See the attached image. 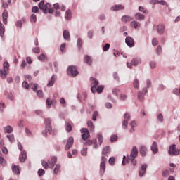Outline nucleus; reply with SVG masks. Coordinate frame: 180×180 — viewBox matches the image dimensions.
Segmentation results:
<instances>
[{
  "label": "nucleus",
  "mask_w": 180,
  "mask_h": 180,
  "mask_svg": "<svg viewBox=\"0 0 180 180\" xmlns=\"http://www.w3.org/2000/svg\"><path fill=\"white\" fill-rule=\"evenodd\" d=\"M176 146L175 144H173L170 146L169 149V155H179V150L175 148Z\"/></svg>",
  "instance_id": "obj_7"
},
{
  "label": "nucleus",
  "mask_w": 180,
  "mask_h": 180,
  "mask_svg": "<svg viewBox=\"0 0 180 180\" xmlns=\"http://www.w3.org/2000/svg\"><path fill=\"white\" fill-rule=\"evenodd\" d=\"M38 6L41 11H43L44 13H54V9L51 8V4L46 3L44 4V0H42L39 3Z\"/></svg>",
  "instance_id": "obj_1"
},
{
  "label": "nucleus",
  "mask_w": 180,
  "mask_h": 180,
  "mask_svg": "<svg viewBox=\"0 0 180 180\" xmlns=\"http://www.w3.org/2000/svg\"><path fill=\"white\" fill-rule=\"evenodd\" d=\"M96 144V139L94 140H87L85 143L86 146H92V144Z\"/></svg>",
  "instance_id": "obj_39"
},
{
  "label": "nucleus",
  "mask_w": 180,
  "mask_h": 180,
  "mask_svg": "<svg viewBox=\"0 0 180 180\" xmlns=\"http://www.w3.org/2000/svg\"><path fill=\"white\" fill-rule=\"evenodd\" d=\"M8 11L4 10L2 13L3 23H4V25H8Z\"/></svg>",
  "instance_id": "obj_16"
},
{
  "label": "nucleus",
  "mask_w": 180,
  "mask_h": 180,
  "mask_svg": "<svg viewBox=\"0 0 180 180\" xmlns=\"http://www.w3.org/2000/svg\"><path fill=\"white\" fill-rule=\"evenodd\" d=\"M110 153V148L109 146H106L103 149L102 154L103 155L108 156V155Z\"/></svg>",
  "instance_id": "obj_28"
},
{
  "label": "nucleus",
  "mask_w": 180,
  "mask_h": 180,
  "mask_svg": "<svg viewBox=\"0 0 180 180\" xmlns=\"http://www.w3.org/2000/svg\"><path fill=\"white\" fill-rule=\"evenodd\" d=\"M6 137L7 139H8L9 141H11V143L15 141V136L12 134L7 135Z\"/></svg>",
  "instance_id": "obj_48"
},
{
  "label": "nucleus",
  "mask_w": 180,
  "mask_h": 180,
  "mask_svg": "<svg viewBox=\"0 0 180 180\" xmlns=\"http://www.w3.org/2000/svg\"><path fill=\"white\" fill-rule=\"evenodd\" d=\"M60 51H62V53H64V51H65V43L61 44Z\"/></svg>",
  "instance_id": "obj_63"
},
{
  "label": "nucleus",
  "mask_w": 180,
  "mask_h": 180,
  "mask_svg": "<svg viewBox=\"0 0 180 180\" xmlns=\"http://www.w3.org/2000/svg\"><path fill=\"white\" fill-rule=\"evenodd\" d=\"M60 168H61V165H60V164H58L56 165V167L53 169V172L55 175H57V174H58Z\"/></svg>",
  "instance_id": "obj_37"
},
{
  "label": "nucleus",
  "mask_w": 180,
  "mask_h": 180,
  "mask_svg": "<svg viewBox=\"0 0 180 180\" xmlns=\"http://www.w3.org/2000/svg\"><path fill=\"white\" fill-rule=\"evenodd\" d=\"M44 174H46V171H44V169H39L38 170V175H39V176H43V175H44Z\"/></svg>",
  "instance_id": "obj_46"
},
{
  "label": "nucleus",
  "mask_w": 180,
  "mask_h": 180,
  "mask_svg": "<svg viewBox=\"0 0 180 180\" xmlns=\"http://www.w3.org/2000/svg\"><path fill=\"white\" fill-rule=\"evenodd\" d=\"M115 158L112 157L109 159L108 162L109 164H110V165H115Z\"/></svg>",
  "instance_id": "obj_51"
},
{
  "label": "nucleus",
  "mask_w": 180,
  "mask_h": 180,
  "mask_svg": "<svg viewBox=\"0 0 180 180\" xmlns=\"http://www.w3.org/2000/svg\"><path fill=\"white\" fill-rule=\"evenodd\" d=\"M158 119L159 122H162L164 120V116H162V114H159L158 115Z\"/></svg>",
  "instance_id": "obj_62"
},
{
  "label": "nucleus",
  "mask_w": 180,
  "mask_h": 180,
  "mask_svg": "<svg viewBox=\"0 0 180 180\" xmlns=\"http://www.w3.org/2000/svg\"><path fill=\"white\" fill-rule=\"evenodd\" d=\"M33 53H36L37 54H39L40 53V48L35 47L32 49Z\"/></svg>",
  "instance_id": "obj_59"
},
{
  "label": "nucleus",
  "mask_w": 180,
  "mask_h": 180,
  "mask_svg": "<svg viewBox=\"0 0 180 180\" xmlns=\"http://www.w3.org/2000/svg\"><path fill=\"white\" fill-rule=\"evenodd\" d=\"M31 88H32V89H33L34 92H37V84H31Z\"/></svg>",
  "instance_id": "obj_50"
},
{
  "label": "nucleus",
  "mask_w": 180,
  "mask_h": 180,
  "mask_svg": "<svg viewBox=\"0 0 180 180\" xmlns=\"http://www.w3.org/2000/svg\"><path fill=\"white\" fill-rule=\"evenodd\" d=\"M151 151H153V154H157V153H158V146L157 145V142L154 141L152 144Z\"/></svg>",
  "instance_id": "obj_24"
},
{
  "label": "nucleus",
  "mask_w": 180,
  "mask_h": 180,
  "mask_svg": "<svg viewBox=\"0 0 180 180\" xmlns=\"http://www.w3.org/2000/svg\"><path fill=\"white\" fill-rule=\"evenodd\" d=\"M110 49V44H106L103 47V51H108V50Z\"/></svg>",
  "instance_id": "obj_53"
},
{
  "label": "nucleus",
  "mask_w": 180,
  "mask_h": 180,
  "mask_svg": "<svg viewBox=\"0 0 180 180\" xmlns=\"http://www.w3.org/2000/svg\"><path fill=\"white\" fill-rule=\"evenodd\" d=\"M139 153L142 157H146L147 154V148L146 146H141Z\"/></svg>",
  "instance_id": "obj_19"
},
{
  "label": "nucleus",
  "mask_w": 180,
  "mask_h": 180,
  "mask_svg": "<svg viewBox=\"0 0 180 180\" xmlns=\"http://www.w3.org/2000/svg\"><path fill=\"white\" fill-rule=\"evenodd\" d=\"M117 140V135H112L110 138V141L113 143V141H116Z\"/></svg>",
  "instance_id": "obj_60"
},
{
  "label": "nucleus",
  "mask_w": 180,
  "mask_h": 180,
  "mask_svg": "<svg viewBox=\"0 0 180 180\" xmlns=\"http://www.w3.org/2000/svg\"><path fill=\"white\" fill-rule=\"evenodd\" d=\"M124 9V7L123 5H115L112 7H111V11H123Z\"/></svg>",
  "instance_id": "obj_21"
},
{
  "label": "nucleus",
  "mask_w": 180,
  "mask_h": 180,
  "mask_svg": "<svg viewBox=\"0 0 180 180\" xmlns=\"http://www.w3.org/2000/svg\"><path fill=\"white\" fill-rule=\"evenodd\" d=\"M88 153V148L84 147L83 149L81 150V154L82 155H86V154Z\"/></svg>",
  "instance_id": "obj_45"
},
{
  "label": "nucleus",
  "mask_w": 180,
  "mask_h": 180,
  "mask_svg": "<svg viewBox=\"0 0 180 180\" xmlns=\"http://www.w3.org/2000/svg\"><path fill=\"white\" fill-rule=\"evenodd\" d=\"M51 123V120L50 118L45 119V124H46V131L43 132V135L45 136V137L47 136V131H51V126H50Z\"/></svg>",
  "instance_id": "obj_6"
},
{
  "label": "nucleus",
  "mask_w": 180,
  "mask_h": 180,
  "mask_svg": "<svg viewBox=\"0 0 180 180\" xmlns=\"http://www.w3.org/2000/svg\"><path fill=\"white\" fill-rule=\"evenodd\" d=\"M71 10H67L65 13V19H71Z\"/></svg>",
  "instance_id": "obj_41"
},
{
  "label": "nucleus",
  "mask_w": 180,
  "mask_h": 180,
  "mask_svg": "<svg viewBox=\"0 0 180 180\" xmlns=\"http://www.w3.org/2000/svg\"><path fill=\"white\" fill-rule=\"evenodd\" d=\"M38 60H39V61H46L47 56L41 54L39 56H38Z\"/></svg>",
  "instance_id": "obj_38"
},
{
  "label": "nucleus",
  "mask_w": 180,
  "mask_h": 180,
  "mask_svg": "<svg viewBox=\"0 0 180 180\" xmlns=\"http://www.w3.org/2000/svg\"><path fill=\"white\" fill-rule=\"evenodd\" d=\"M147 172V165H143L139 172V175L141 177L144 176V174Z\"/></svg>",
  "instance_id": "obj_15"
},
{
  "label": "nucleus",
  "mask_w": 180,
  "mask_h": 180,
  "mask_svg": "<svg viewBox=\"0 0 180 180\" xmlns=\"http://www.w3.org/2000/svg\"><path fill=\"white\" fill-rule=\"evenodd\" d=\"M32 12H33V13H37L39 12V7L34 6L32 8Z\"/></svg>",
  "instance_id": "obj_49"
},
{
  "label": "nucleus",
  "mask_w": 180,
  "mask_h": 180,
  "mask_svg": "<svg viewBox=\"0 0 180 180\" xmlns=\"http://www.w3.org/2000/svg\"><path fill=\"white\" fill-rule=\"evenodd\" d=\"M103 86L101 85L98 86L96 89V91L98 92V94H102V92L103 91Z\"/></svg>",
  "instance_id": "obj_44"
},
{
  "label": "nucleus",
  "mask_w": 180,
  "mask_h": 180,
  "mask_svg": "<svg viewBox=\"0 0 180 180\" xmlns=\"http://www.w3.org/2000/svg\"><path fill=\"white\" fill-rule=\"evenodd\" d=\"M152 44L153 46H157V44H158V39H157V38H153L152 39Z\"/></svg>",
  "instance_id": "obj_55"
},
{
  "label": "nucleus",
  "mask_w": 180,
  "mask_h": 180,
  "mask_svg": "<svg viewBox=\"0 0 180 180\" xmlns=\"http://www.w3.org/2000/svg\"><path fill=\"white\" fill-rule=\"evenodd\" d=\"M4 131L5 133H12L13 131V128H12V127L11 126H7L6 127H4Z\"/></svg>",
  "instance_id": "obj_35"
},
{
  "label": "nucleus",
  "mask_w": 180,
  "mask_h": 180,
  "mask_svg": "<svg viewBox=\"0 0 180 180\" xmlns=\"http://www.w3.org/2000/svg\"><path fill=\"white\" fill-rule=\"evenodd\" d=\"M135 18L137 19V20H143L144 19V15L140 13H136L135 14Z\"/></svg>",
  "instance_id": "obj_31"
},
{
  "label": "nucleus",
  "mask_w": 180,
  "mask_h": 180,
  "mask_svg": "<svg viewBox=\"0 0 180 180\" xmlns=\"http://www.w3.org/2000/svg\"><path fill=\"white\" fill-rule=\"evenodd\" d=\"M138 154H139V150H137V148L136 146H134L131 152V157H132V158H136Z\"/></svg>",
  "instance_id": "obj_23"
},
{
  "label": "nucleus",
  "mask_w": 180,
  "mask_h": 180,
  "mask_svg": "<svg viewBox=\"0 0 180 180\" xmlns=\"http://www.w3.org/2000/svg\"><path fill=\"white\" fill-rule=\"evenodd\" d=\"M133 20V18L129 15H124L122 17V22H124V23H127V22H130Z\"/></svg>",
  "instance_id": "obj_26"
},
{
  "label": "nucleus",
  "mask_w": 180,
  "mask_h": 180,
  "mask_svg": "<svg viewBox=\"0 0 180 180\" xmlns=\"http://www.w3.org/2000/svg\"><path fill=\"white\" fill-rule=\"evenodd\" d=\"M120 93V90L117 88H115L112 89V94H114V95H119V94Z\"/></svg>",
  "instance_id": "obj_52"
},
{
  "label": "nucleus",
  "mask_w": 180,
  "mask_h": 180,
  "mask_svg": "<svg viewBox=\"0 0 180 180\" xmlns=\"http://www.w3.org/2000/svg\"><path fill=\"white\" fill-rule=\"evenodd\" d=\"M154 29L157 30L159 34H164V32L165 31V25H164V24H159L158 26L155 27Z\"/></svg>",
  "instance_id": "obj_9"
},
{
  "label": "nucleus",
  "mask_w": 180,
  "mask_h": 180,
  "mask_svg": "<svg viewBox=\"0 0 180 180\" xmlns=\"http://www.w3.org/2000/svg\"><path fill=\"white\" fill-rule=\"evenodd\" d=\"M42 166L44 167V169H47L48 168H50V165H49V162L42 160L41 161Z\"/></svg>",
  "instance_id": "obj_40"
},
{
  "label": "nucleus",
  "mask_w": 180,
  "mask_h": 180,
  "mask_svg": "<svg viewBox=\"0 0 180 180\" xmlns=\"http://www.w3.org/2000/svg\"><path fill=\"white\" fill-rule=\"evenodd\" d=\"M133 85L134 88H136V89H139V86H140V84L139 83V80L137 79H135L134 80Z\"/></svg>",
  "instance_id": "obj_42"
},
{
  "label": "nucleus",
  "mask_w": 180,
  "mask_h": 180,
  "mask_svg": "<svg viewBox=\"0 0 180 180\" xmlns=\"http://www.w3.org/2000/svg\"><path fill=\"white\" fill-rule=\"evenodd\" d=\"M72 144H74V138L70 136L69 137V139H68L66 146L65 147V150L67 151L68 150H70L71 148V147H72Z\"/></svg>",
  "instance_id": "obj_11"
},
{
  "label": "nucleus",
  "mask_w": 180,
  "mask_h": 180,
  "mask_svg": "<svg viewBox=\"0 0 180 180\" xmlns=\"http://www.w3.org/2000/svg\"><path fill=\"white\" fill-rule=\"evenodd\" d=\"M80 133L82 134V140L86 141L87 139H89L90 134L89 131L86 128H82L80 129Z\"/></svg>",
  "instance_id": "obj_4"
},
{
  "label": "nucleus",
  "mask_w": 180,
  "mask_h": 180,
  "mask_svg": "<svg viewBox=\"0 0 180 180\" xmlns=\"http://www.w3.org/2000/svg\"><path fill=\"white\" fill-rule=\"evenodd\" d=\"M84 63L88 65H92V58L88 55H85L84 57Z\"/></svg>",
  "instance_id": "obj_17"
},
{
  "label": "nucleus",
  "mask_w": 180,
  "mask_h": 180,
  "mask_svg": "<svg viewBox=\"0 0 180 180\" xmlns=\"http://www.w3.org/2000/svg\"><path fill=\"white\" fill-rule=\"evenodd\" d=\"M65 130L68 133L71 132V130H72V126L70 122H65Z\"/></svg>",
  "instance_id": "obj_32"
},
{
  "label": "nucleus",
  "mask_w": 180,
  "mask_h": 180,
  "mask_svg": "<svg viewBox=\"0 0 180 180\" xmlns=\"http://www.w3.org/2000/svg\"><path fill=\"white\" fill-rule=\"evenodd\" d=\"M106 161H108V159L106 158V155H103L101 157V161L100 163V171L99 174L102 176L103 174H105V171L106 169Z\"/></svg>",
  "instance_id": "obj_2"
},
{
  "label": "nucleus",
  "mask_w": 180,
  "mask_h": 180,
  "mask_svg": "<svg viewBox=\"0 0 180 180\" xmlns=\"http://www.w3.org/2000/svg\"><path fill=\"white\" fill-rule=\"evenodd\" d=\"M146 94H147V89L143 88L142 91H139L138 92V99L139 101H143L144 99V95H146Z\"/></svg>",
  "instance_id": "obj_14"
},
{
  "label": "nucleus",
  "mask_w": 180,
  "mask_h": 180,
  "mask_svg": "<svg viewBox=\"0 0 180 180\" xmlns=\"http://www.w3.org/2000/svg\"><path fill=\"white\" fill-rule=\"evenodd\" d=\"M55 81H56V77H54V75H53L51 78V80L49 82L47 86H53V85H54Z\"/></svg>",
  "instance_id": "obj_34"
},
{
  "label": "nucleus",
  "mask_w": 180,
  "mask_h": 180,
  "mask_svg": "<svg viewBox=\"0 0 180 180\" xmlns=\"http://www.w3.org/2000/svg\"><path fill=\"white\" fill-rule=\"evenodd\" d=\"M37 95L39 98H43V91H41V90L37 91Z\"/></svg>",
  "instance_id": "obj_54"
},
{
  "label": "nucleus",
  "mask_w": 180,
  "mask_h": 180,
  "mask_svg": "<svg viewBox=\"0 0 180 180\" xmlns=\"http://www.w3.org/2000/svg\"><path fill=\"white\" fill-rule=\"evenodd\" d=\"M97 139L98 140V144L102 146V143H103V136H102V134L98 133L97 134Z\"/></svg>",
  "instance_id": "obj_30"
},
{
  "label": "nucleus",
  "mask_w": 180,
  "mask_h": 180,
  "mask_svg": "<svg viewBox=\"0 0 180 180\" xmlns=\"http://www.w3.org/2000/svg\"><path fill=\"white\" fill-rule=\"evenodd\" d=\"M139 11H140V12H143V13H146L147 12V11L146 10V8H144V7L140 6L139 7Z\"/></svg>",
  "instance_id": "obj_61"
},
{
  "label": "nucleus",
  "mask_w": 180,
  "mask_h": 180,
  "mask_svg": "<svg viewBox=\"0 0 180 180\" xmlns=\"http://www.w3.org/2000/svg\"><path fill=\"white\" fill-rule=\"evenodd\" d=\"M138 64H140V60H137V59H133L131 62V64L129 63H127V65L128 68H131V66L130 65H138Z\"/></svg>",
  "instance_id": "obj_20"
},
{
  "label": "nucleus",
  "mask_w": 180,
  "mask_h": 180,
  "mask_svg": "<svg viewBox=\"0 0 180 180\" xmlns=\"http://www.w3.org/2000/svg\"><path fill=\"white\" fill-rule=\"evenodd\" d=\"M63 38L65 39V40H70V32L67 30L63 31Z\"/></svg>",
  "instance_id": "obj_33"
},
{
  "label": "nucleus",
  "mask_w": 180,
  "mask_h": 180,
  "mask_svg": "<svg viewBox=\"0 0 180 180\" xmlns=\"http://www.w3.org/2000/svg\"><path fill=\"white\" fill-rule=\"evenodd\" d=\"M130 26L131 27H134V29H139L140 28V26H141V25L137 21H132L130 23Z\"/></svg>",
  "instance_id": "obj_25"
},
{
  "label": "nucleus",
  "mask_w": 180,
  "mask_h": 180,
  "mask_svg": "<svg viewBox=\"0 0 180 180\" xmlns=\"http://www.w3.org/2000/svg\"><path fill=\"white\" fill-rule=\"evenodd\" d=\"M68 75H72V77H77L78 75V70L75 66H70L68 69Z\"/></svg>",
  "instance_id": "obj_5"
},
{
  "label": "nucleus",
  "mask_w": 180,
  "mask_h": 180,
  "mask_svg": "<svg viewBox=\"0 0 180 180\" xmlns=\"http://www.w3.org/2000/svg\"><path fill=\"white\" fill-rule=\"evenodd\" d=\"M87 127L90 131H94V130H95V125H94V122H92V121L87 122Z\"/></svg>",
  "instance_id": "obj_27"
},
{
  "label": "nucleus",
  "mask_w": 180,
  "mask_h": 180,
  "mask_svg": "<svg viewBox=\"0 0 180 180\" xmlns=\"http://www.w3.org/2000/svg\"><path fill=\"white\" fill-rule=\"evenodd\" d=\"M56 162H57V157L53 156L48 160V164L49 165V168H54V165H56Z\"/></svg>",
  "instance_id": "obj_12"
},
{
  "label": "nucleus",
  "mask_w": 180,
  "mask_h": 180,
  "mask_svg": "<svg viewBox=\"0 0 180 180\" xmlns=\"http://www.w3.org/2000/svg\"><path fill=\"white\" fill-rule=\"evenodd\" d=\"M26 158H27L26 151L23 150L21 152V154L20 155L19 160L20 162H25V161H26Z\"/></svg>",
  "instance_id": "obj_18"
},
{
  "label": "nucleus",
  "mask_w": 180,
  "mask_h": 180,
  "mask_svg": "<svg viewBox=\"0 0 180 180\" xmlns=\"http://www.w3.org/2000/svg\"><path fill=\"white\" fill-rule=\"evenodd\" d=\"M162 176H164L165 178H167V176H169V171H168V170L163 171Z\"/></svg>",
  "instance_id": "obj_47"
},
{
  "label": "nucleus",
  "mask_w": 180,
  "mask_h": 180,
  "mask_svg": "<svg viewBox=\"0 0 180 180\" xmlns=\"http://www.w3.org/2000/svg\"><path fill=\"white\" fill-rule=\"evenodd\" d=\"M46 105H47L48 107L50 108V106H51V101H50V98H48L46 99Z\"/></svg>",
  "instance_id": "obj_64"
},
{
  "label": "nucleus",
  "mask_w": 180,
  "mask_h": 180,
  "mask_svg": "<svg viewBox=\"0 0 180 180\" xmlns=\"http://www.w3.org/2000/svg\"><path fill=\"white\" fill-rule=\"evenodd\" d=\"M124 119L122 123V127L123 129H127V126L129 124V120H130V115L129 113L126 112L124 115Z\"/></svg>",
  "instance_id": "obj_8"
},
{
  "label": "nucleus",
  "mask_w": 180,
  "mask_h": 180,
  "mask_svg": "<svg viewBox=\"0 0 180 180\" xmlns=\"http://www.w3.org/2000/svg\"><path fill=\"white\" fill-rule=\"evenodd\" d=\"M37 20V18L36 17V15L35 14H32L31 16H30V21L32 22L36 23Z\"/></svg>",
  "instance_id": "obj_43"
},
{
  "label": "nucleus",
  "mask_w": 180,
  "mask_h": 180,
  "mask_svg": "<svg viewBox=\"0 0 180 180\" xmlns=\"http://www.w3.org/2000/svg\"><path fill=\"white\" fill-rule=\"evenodd\" d=\"M96 117H98V111H94L93 112V120L95 122L96 120Z\"/></svg>",
  "instance_id": "obj_57"
},
{
  "label": "nucleus",
  "mask_w": 180,
  "mask_h": 180,
  "mask_svg": "<svg viewBox=\"0 0 180 180\" xmlns=\"http://www.w3.org/2000/svg\"><path fill=\"white\" fill-rule=\"evenodd\" d=\"M4 34H5V26L0 22V36L4 37Z\"/></svg>",
  "instance_id": "obj_29"
},
{
  "label": "nucleus",
  "mask_w": 180,
  "mask_h": 180,
  "mask_svg": "<svg viewBox=\"0 0 180 180\" xmlns=\"http://www.w3.org/2000/svg\"><path fill=\"white\" fill-rule=\"evenodd\" d=\"M77 46H78L79 49H81V47H82V39H81L79 38L78 39Z\"/></svg>",
  "instance_id": "obj_56"
},
{
  "label": "nucleus",
  "mask_w": 180,
  "mask_h": 180,
  "mask_svg": "<svg viewBox=\"0 0 180 180\" xmlns=\"http://www.w3.org/2000/svg\"><path fill=\"white\" fill-rule=\"evenodd\" d=\"M4 69L0 70V77L5 79L8 75V70H9V63L8 62H4L3 65Z\"/></svg>",
  "instance_id": "obj_3"
},
{
  "label": "nucleus",
  "mask_w": 180,
  "mask_h": 180,
  "mask_svg": "<svg viewBox=\"0 0 180 180\" xmlns=\"http://www.w3.org/2000/svg\"><path fill=\"white\" fill-rule=\"evenodd\" d=\"M91 81H94L93 83H91V92L93 94H95V92H96V86H98V85H99V82L96 80H95V78L94 77H91L90 78Z\"/></svg>",
  "instance_id": "obj_10"
},
{
  "label": "nucleus",
  "mask_w": 180,
  "mask_h": 180,
  "mask_svg": "<svg viewBox=\"0 0 180 180\" xmlns=\"http://www.w3.org/2000/svg\"><path fill=\"white\" fill-rule=\"evenodd\" d=\"M22 87L26 88V89H29V83L27 82H22Z\"/></svg>",
  "instance_id": "obj_58"
},
{
  "label": "nucleus",
  "mask_w": 180,
  "mask_h": 180,
  "mask_svg": "<svg viewBox=\"0 0 180 180\" xmlns=\"http://www.w3.org/2000/svg\"><path fill=\"white\" fill-rule=\"evenodd\" d=\"M12 171L15 175H19V174H20V169L19 168V166H16L13 164L12 165Z\"/></svg>",
  "instance_id": "obj_22"
},
{
  "label": "nucleus",
  "mask_w": 180,
  "mask_h": 180,
  "mask_svg": "<svg viewBox=\"0 0 180 180\" xmlns=\"http://www.w3.org/2000/svg\"><path fill=\"white\" fill-rule=\"evenodd\" d=\"M0 165L2 167H5L6 165V160H5V158L4 156H0Z\"/></svg>",
  "instance_id": "obj_36"
},
{
  "label": "nucleus",
  "mask_w": 180,
  "mask_h": 180,
  "mask_svg": "<svg viewBox=\"0 0 180 180\" xmlns=\"http://www.w3.org/2000/svg\"><path fill=\"white\" fill-rule=\"evenodd\" d=\"M125 43L129 47H134V39L131 37H127L125 39Z\"/></svg>",
  "instance_id": "obj_13"
}]
</instances>
